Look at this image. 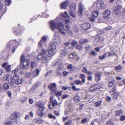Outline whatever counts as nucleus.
Masks as SVG:
<instances>
[{
  "label": "nucleus",
  "mask_w": 125,
  "mask_h": 125,
  "mask_svg": "<svg viewBox=\"0 0 125 125\" xmlns=\"http://www.w3.org/2000/svg\"><path fill=\"white\" fill-rule=\"evenodd\" d=\"M48 116L50 118H53V119H55L56 117L55 116L53 115L52 114H49L48 115Z\"/></svg>",
  "instance_id": "nucleus-44"
},
{
  "label": "nucleus",
  "mask_w": 125,
  "mask_h": 125,
  "mask_svg": "<svg viewBox=\"0 0 125 125\" xmlns=\"http://www.w3.org/2000/svg\"><path fill=\"white\" fill-rule=\"evenodd\" d=\"M76 10V5L75 4H73L70 6V10L69 11H75Z\"/></svg>",
  "instance_id": "nucleus-20"
},
{
  "label": "nucleus",
  "mask_w": 125,
  "mask_h": 125,
  "mask_svg": "<svg viewBox=\"0 0 125 125\" xmlns=\"http://www.w3.org/2000/svg\"><path fill=\"white\" fill-rule=\"evenodd\" d=\"M102 102L101 101H99L95 103V106L96 107H97L99 106Z\"/></svg>",
  "instance_id": "nucleus-39"
},
{
  "label": "nucleus",
  "mask_w": 125,
  "mask_h": 125,
  "mask_svg": "<svg viewBox=\"0 0 125 125\" xmlns=\"http://www.w3.org/2000/svg\"><path fill=\"white\" fill-rule=\"evenodd\" d=\"M79 11L78 14V16H81L83 12L84 6L83 4L80 2L79 4Z\"/></svg>",
  "instance_id": "nucleus-9"
},
{
  "label": "nucleus",
  "mask_w": 125,
  "mask_h": 125,
  "mask_svg": "<svg viewBox=\"0 0 125 125\" xmlns=\"http://www.w3.org/2000/svg\"><path fill=\"white\" fill-rule=\"evenodd\" d=\"M3 5L1 3H0V13L1 14H3L4 10L3 9Z\"/></svg>",
  "instance_id": "nucleus-35"
},
{
  "label": "nucleus",
  "mask_w": 125,
  "mask_h": 125,
  "mask_svg": "<svg viewBox=\"0 0 125 125\" xmlns=\"http://www.w3.org/2000/svg\"><path fill=\"white\" fill-rule=\"evenodd\" d=\"M42 109H40V110L38 111L37 113V115L40 117H42L43 116V113L42 111L43 110H41Z\"/></svg>",
  "instance_id": "nucleus-31"
},
{
  "label": "nucleus",
  "mask_w": 125,
  "mask_h": 125,
  "mask_svg": "<svg viewBox=\"0 0 125 125\" xmlns=\"http://www.w3.org/2000/svg\"><path fill=\"white\" fill-rule=\"evenodd\" d=\"M101 87V85L99 84H93L91 86L89 90L90 92H92L96 89H99Z\"/></svg>",
  "instance_id": "nucleus-7"
},
{
  "label": "nucleus",
  "mask_w": 125,
  "mask_h": 125,
  "mask_svg": "<svg viewBox=\"0 0 125 125\" xmlns=\"http://www.w3.org/2000/svg\"><path fill=\"white\" fill-rule=\"evenodd\" d=\"M69 42L71 43V44L73 46H75L77 43L76 41L71 40H69Z\"/></svg>",
  "instance_id": "nucleus-29"
},
{
  "label": "nucleus",
  "mask_w": 125,
  "mask_h": 125,
  "mask_svg": "<svg viewBox=\"0 0 125 125\" xmlns=\"http://www.w3.org/2000/svg\"><path fill=\"white\" fill-rule=\"evenodd\" d=\"M123 113V111L122 110H117L115 112V115L116 116H118Z\"/></svg>",
  "instance_id": "nucleus-26"
},
{
  "label": "nucleus",
  "mask_w": 125,
  "mask_h": 125,
  "mask_svg": "<svg viewBox=\"0 0 125 125\" xmlns=\"http://www.w3.org/2000/svg\"><path fill=\"white\" fill-rule=\"evenodd\" d=\"M52 102V105L53 107H54L56 104L58 105L59 104L57 103L56 100H54V101Z\"/></svg>",
  "instance_id": "nucleus-49"
},
{
  "label": "nucleus",
  "mask_w": 125,
  "mask_h": 125,
  "mask_svg": "<svg viewBox=\"0 0 125 125\" xmlns=\"http://www.w3.org/2000/svg\"><path fill=\"white\" fill-rule=\"evenodd\" d=\"M74 101L75 102L78 103L80 101L79 97L78 95H75L74 97Z\"/></svg>",
  "instance_id": "nucleus-28"
},
{
  "label": "nucleus",
  "mask_w": 125,
  "mask_h": 125,
  "mask_svg": "<svg viewBox=\"0 0 125 125\" xmlns=\"http://www.w3.org/2000/svg\"><path fill=\"white\" fill-rule=\"evenodd\" d=\"M96 3V7L99 9H104L106 6V5L104 4V2L102 0H97Z\"/></svg>",
  "instance_id": "nucleus-5"
},
{
  "label": "nucleus",
  "mask_w": 125,
  "mask_h": 125,
  "mask_svg": "<svg viewBox=\"0 0 125 125\" xmlns=\"http://www.w3.org/2000/svg\"><path fill=\"white\" fill-rule=\"evenodd\" d=\"M76 47L77 49L79 50H82L83 48L82 46L77 45Z\"/></svg>",
  "instance_id": "nucleus-52"
},
{
  "label": "nucleus",
  "mask_w": 125,
  "mask_h": 125,
  "mask_svg": "<svg viewBox=\"0 0 125 125\" xmlns=\"http://www.w3.org/2000/svg\"><path fill=\"white\" fill-rule=\"evenodd\" d=\"M87 121V120L86 118H84L81 120V122L83 123H84L86 122Z\"/></svg>",
  "instance_id": "nucleus-61"
},
{
  "label": "nucleus",
  "mask_w": 125,
  "mask_h": 125,
  "mask_svg": "<svg viewBox=\"0 0 125 125\" xmlns=\"http://www.w3.org/2000/svg\"><path fill=\"white\" fill-rule=\"evenodd\" d=\"M50 48L52 50H55L56 48V46L55 43L53 42L51 43L50 45Z\"/></svg>",
  "instance_id": "nucleus-22"
},
{
  "label": "nucleus",
  "mask_w": 125,
  "mask_h": 125,
  "mask_svg": "<svg viewBox=\"0 0 125 125\" xmlns=\"http://www.w3.org/2000/svg\"><path fill=\"white\" fill-rule=\"evenodd\" d=\"M85 48L86 51L87 52H89L91 49V47L88 45H86L85 46Z\"/></svg>",
  "instance_id": "nucleus-24"
},
{
  "label": "nucleus",
  "mask_w": 125,
  "mask_h": 125,
  "mask_svg": "<svg viewBox=\"0 0 125 125\" xmlns=\"http://www.w3.org/2000/svg\"><path fill=\"white\" fill-rule=\"evenodd\" d=\"M80 44H83L84 43V39H82L80 40Z\"/></svg>",
  "instance_id": "nucleus-64"
},
{
  "label": "nucleus",
  "mask_w": 125,
  "mask_h": 125,
  "mask_svg": "<svg viewBox=\"0 0 125 125\" xmlns=\"http://www.w3.org/2000/svg\"><path fill=\"white\" fill-rule=\"evenodd\" d=\"M125 120V116L121 115L120 116V120L121 121H123Z\"/></svg>",
  "instance_id": "nucleus-51"
},
{
  "label": "nucleus",
  "mask_w": 125,
  "mask_h": 125,
  "mask_svg": "<svg viewBox=\"0 0 125 125\" xmlns=\"http://www.w3.org/2000/svg\"><path fill=\"white\" fill-rule=\"evenodd\" d=\"M37 58L39 60L42 61L43 63H46L48 62V55L45 51L43 49H42V52L39 54Z\"/></svg>",
  "instance_id": "nucleus-4"
},
{
  "label": "nucleus",
  "mask_w": 125,
  "mask_h": 125,
  "mask_svg": "<svg viewBox=\"0 0 125 125\" xmlns=\"http://www.w3.org/2000/svg\"><path fill=\"white\" fill-rule=\"evenodd\" d=\"M112 28L111 26H109L105 28H104V29H105L106 30H109L112 29Z\"/></svg>",
  "instance_id": "nucleus-60"
},
{
  "label": "nucleus",
  "mask_w": 125,
  "mask_h": 125,
  "mask_svg": "<svg viewBox=\"0 0 125 125\" xmlns=\"http://www.w3.org/2000/svg\"><path fill=\"white\" fill-rule=\"evenodd\" d=\"M67 68L68 69H70L72 71L74 69L75 67L72 66L71 64H70L67 66Z\"/></svg>",
  "instance_id": "nucleus-30"
},
{
  "label": "nucleus",
  "mask_w": 125,
  "mask_h": 125,
  "mask_svg": "<svg viewBox=\"0 0 125 125\" xmlns=\"http://www.w3.org/2000/svg\"><path fill=\"white\" fill-rule=\"evenodd\" d=\"M122 8V6L121 5H118L114 7V12L115 14L118 16L120 15L121 12L120 10Z\"/></svg>",
  "instance_id": "nucleus-6"
},
{
  "label": "nucleus",
  "mask_w": 125,
  "mask_h": 125,
  "mask_svg": "<svg viewBox=\"0 0 125 125\" xmlns=\"http://www.w3.org/2000/svg\"><path fill=\"white\" fill-rule=\"evenodd\" d=\"M5 125H11L12 124V122L11 121H6L5 123Z\"/></svg>",
  "instance_id": "nucleus-46"
},
{
  "label": "nucleus",
  "mask_w": 125,
  "mask_h": 125,
  "mask_svg": "<svg viewBox=\"0 0 125 125\" xmlns=\"http://www.w3.org/2000/svg\"><path fill=\"white\" fill-rule=\"evenodd\" d=\"M99 12L97 11H94L92 15V17L95 18L97 17L99 14Z\"/></svg>",
  "instance_id": "nucleus-25"
},
{
  "label": "nucleus",
  "mask_w": 125,
  "mask_h": 125,
  "mask_svg": "<svg viewBox=\"0 0 125 125\" xmlns=\"http://www.w3.org/2000/svg\"><path fill=\"white\" fill-rule=\"evenodd\" d=\"M71 18L67 12L61 13L60 15L57 17L56 20L51 21L49 23L50 28L53 31L57 29L62 34H66L63 29L68 33L72 34V31L70 26L68 24L70 22Z\"/></svg>",
  "instance_id": "nucleus-1"
},
{
  "label": "nucleus",
  "mask_w": 125,
  "mask_h": 125,
  "mask_svg": "<svg viewBox=\"0 0 125 125\" xmlns=\"http://www.w3.org/2000/svg\"><path fill=\"white\" fill-rule=\"evenodd\" d=\"M111 14V12L109 10H105L103 13V16L104 18L108 19Z\"/></svg>",
  "instance_id": "nucleus-11"
},
{
  "label": "nucleus",
  "mask_w": 125,
  "mask_h": 125,
  "mask_svg": "<svg viewBox=\"0 0 125 125\" xmlns=\"http://www.w3.org/2000/svg\"><path fill=\"white\" fill-rule=\"evenodd\" d=\"M52 50H48V56L50 57L52 56L53 54V53Z\"/></svg>",
  "instance_id": "nucleus-37"
},
{
  "label": "nucleus",
  "mask_w": 125,
  "mask_h": 125,
  "mask_svg": "<svg viewBox=\"0 0 125 125\" xmlns=\"http://www.w3.org/2000/svg\"><path fill=\"white\" fill-rule=\"evenodd\" d=\"M9 75L8 74H6L4 76V80H5L8 79L9 77Z\"/></svg>",
  "instance_id": "nucleus-63"
},
{
  "label": "nucleus",
  "mask_w": 125,
  "mask_h": 125,
  "mask_svg": "<svg viewBox=\"0 0 125 125\" xmlns=\"http://www.w3.org/2000/svg\"><path fill=\"white\" fill-rule=\"evenodd\" d=\"M39 72L40 71L38 69H36L35 71H34L33 72V76L35 77L38 76Z\"/></svg>",
  "instance_id": "nucleus-23"
},
{
  "label": "nucleus",
  "mask_w": 125,
  "mask_h": 125,
  "mask_svg": "<svg viewBox=\"0 0 125 125\" xmlns=\"http://www.w3.org/2000/svg\"><path fill=\"white\" fill-rule=\"evenodd\" d=\"M80 78L82 79L84 78L85 77V75L84 74H80Z\"/></svg>",
  "instance_id": "nucleus-56"
},
{
  "label": "nucleus",
  "mask_w": 125,
  "mask_h": 125,
  "mask_svg": "<svg viewBox=\"0 0 125 125\" xmlns=\"http://www.w3.org/2000/svg\"><path fill=\"white\" fill-rule=\"evenodd\" d=\"M47 41V38L44 36L42 38V40L39 43L38 47L41 48L42 47V42H45Z\"/></svg>",
  "instance_id": "nucleus-19"
},
{
  "label": "nucleus",
  "mask_w": 125,
  "mask_h": 125,
  "mask_svg": "<svg viewBox=\"0 0 125 125\" xmlns=\"http://www.w3.org/2000/svg\"><path fill=\"white\" fill-rule=\"evenodd\" d=\"M44 121V120L42 118H40L38 117H36L33 120L34 123L38 124H41Z\"/></svg>",
  "instance_id": "nucleus-15"
},
{
  "label": "nucleus",
  "mask_w": 125,
  "mask_h": 125,
  "mask_svg": "<svg viewBox=\"0 0 125 125\" xmlns=\"http://www.w3.org/2000/svg\"><path fill=\"white\" fill-rule=\"evenodd\" d=\"M101 75L100 73H98L95 74V80L96 82L99 81L101 78Z\"/></svg>",
  "instance_id": "nucleus-21"
},
{
  "label": "nucleus",
  "mask_w": 125,
  "mask_h": 125,
  "mask_svg": "<svg viewBox=\"0 0 125 125\" xmlns=\"http://www.w3.org/2000/svg\"><path fill=\"white\" fill-rule=\"evenodd\" d=\"M53 93H54L56 96L57 97H59L62 95V93L58 92V91L56 90L55 92H53Z\"/></svg>",
  "instance_id": "nucleus-42"
},
{
  "label": "nucleus",
  "mask_w": 125,
  "mask_h": 125,
  "mask_svg": "<svg viewBox=\"0 0 125 125\" xmlns=\"http://www.w3.org/2000/svg\"><path fill=\"white\" fill-rule=\"evenodd\" d=\"M71 88L74 91H79L80 90V89L76 88V86L75 85L73 86Z\"/></svg>",
  "instance_id": "nucleus-41"
},
{
  "label": "nucleus",
  "mask_w": 125,
  "mask_h": 125,
  "mask_svg": "<svg viewBox=\"0 0 125 125\" xmlns=\"http://www.w3.org/2000/svg\"><path fill=\"white\" fill-rule=\"evenodd\" d=\"M91 27L90 24L89 23H85L82 24L81 26V28L83 29L86 30L89 28Z\"/></svg>",
  "instance_id": "nucleus-16"
},
{
  "label": "nucleus",
  "mask_w": 125,
  "mask_h": 125,
  "mask_svg": "<svg viewBox=\"0 0 125 125\" xmlns=\"http://www.w3.org/2000/svg\"><path fill=\"white\" fill-rule=\"evenodd\" d=\"M7 5H9L11 3L10 0H4Z\"/></svg>",
  "instance_id": "nucleus-48"
},
{
  "label": "nucleus",
  "mask_w": 125,
  "mask_h": 125,
  "mask_svg": "<svg viewBox=\"0 0 125 125\" xmlns=\"http://www.w3.org/2000/svg\"><path fill=\"white\" fill-rule=\"evenodd\" d=\"M115 80L113 77H110L109 78L108 81L109 82H114Z\"/></svg>",
  "instance_id": "nucleus-50"
},
{
  "label": "nucleus",
  "mask_w": 125,
  "mask_h": 125,
  "mask_svg": "<svg viewBox=\"0 0 125 125\" xmlns=\"http://www.w3.org/2000/svg\"><path fill=\"white\" fill-rule=\"evenodd\" d=\"M74 11H69V14L73 18H75L76 17V14L74 13Z\"/></svg>",
  "instance_id": "nucleus-38"
},
{
  "label": "nucleus",
  "mask_w": 125,
  "mask_h": 125,
  "mask_svg": "<svg viewBox=\"0 0 125 125\" xmlns=\"http://www.w3.org/2000/svg\"><path fill=\"white\" fill-rule=\"evenodd\" d=\"M30 58L29 55L25 57L24 55H22L21 57V63L20 66L21 69H25L27 68L29 64V61Z\"/></svg>",
  "instance_id": "nucleus-2"
},
{
  "label": "nucleus",
  "mask_w": 125,
  "mask_h": 125,
  "mask_svg": "<svg viewBox=\"0 0 125 125\" xmlns=\"http://www.w3.org/2000/svg\"><path fill=\"white\" fill-rule=\"evenodd\" d=\"M37 66V64L35 62H32L31 64V67L32 69H33L35 67Z\"/></svg>",
  "instance_id": "nucleus-40"
},
{
  "label": "nucleus",
  "mask_w": 125,
  "mask_h": 125,
  "mask_svg": "<svg viewBox=\"0 0 125 125\" xmlns=\"http://www.w3.org/2000/svg\"><path fill=\"white\" fill-rule=\"evenodd\" d=\"M54 38L55 39V42L58 45L60 44L61 43V41L60 38V36L58 35V33H56L55 34Z\"/></svg>",
  "instance_id": "nucleus-13"
},
{
  "label": "nucleus",
  "mask_w": 125,
  "mask_h": 125,
  "mask_svg": "<svg viewBox=\"0 0 125 125\" xmlns=\"http://www.w3.org/2000/svg\"><path fill=\"white\" fill-rule=\"evenodd\" d=\"M69 95L68 94H65L62 96V98L63 99H65L69 97Z\"/></svg>",
  "instance_id": "nucleus-53"
},
{
  "label": "nucleus",
  "mask_w": 125,
  "mask_h": 125,
  "mask_svg": "<svg viewBox=\"0 0 125 125\" xmlns=\"http://www.w3.org/2000/svg\"><path fill=\"white\" fill-rule=\"evenodd\" d=\"M23 80L22 78H20L19 75L17 73H14L13 77L11 79L9 82L11 85H13L14 83L17 84L21 83Z\"/></svg>",
  "instance_id": "nucleus-3"
},
{
  "label": "nucleus",
  "mask_w": 125,
  "mask_h": 125,
  "mask_svg": "<svg viewBox=\"0 0 125 125\" xmlns=\"http://www.w3.org/2000/svg\"><path fill=\"white\" fill-rule=\"evenodd\" d=\"M106 56V54L104 53L102 55H101L99 57V59L100 60H103L104 59Z\"/></svg>",
  "instance_id": "nucleus-43"
},
{
  "label": "nucleus",
  "mask_w": 125,
  "mask_h": 125,
  "mask_svg": "<svg viewBox=\"0 0 125 125\" xmlns=\"http://www.w3.org/2000/svg\"><path fill=\"white\" fill-rule=\"evenodd\" d=\"M11 65H7L5 68V69L6 71L8 72H9L11 70Z\"/></svg>",
  "instance_id": "nucleus-36"
},
{
  "label": "nucleus",
  "mask_w": 125,
  "mask_h": 125,
  "mask_svg": "<svg viewBox=\"0 0 125 125\" xmlns=\"http://www.w3.org/2000/svg\"><path fill=\"white\" fill-rule=\"evenodd\" d=\"M76 56L75 54L73 53L69 55L70 58L72 59H74Z\"/></svg>",
  "instance_id": "nucleus-47"
},
{
  "label": "nucleus",
  "mask_w": 125,
  "mask_h": 125,
  "mask_svg": "<svg viewBox=\"0 0 125 125\" xmlns=\"http://www.w3.org/2000/svg\"><path fill=\"white\" fill-rule=\"evenodd\" d=\"M31 73L30 72H27L26 73V76L27 77H30L31 75Z\"/></svg>",
  "instance_id": "nucleus-54"
},
{
  "label": "nucleus",
  "mask_w": 125,
  "mask_h": 125,
  "mask_svg": "<svg viewBox=\"0 0 125 125\" xmlns=\"http://www.w3.org/2000/svg\"><path fill=\"white\" fill-rule=\"evenodd\" d=\"M36 105L38 106L40 109H42V110H43L45 108V107L42 106L43 103L42 102H37L36 103Z\"/></svg>",
  "instance_id": "nucleus-17"
},
{
  "label": "nucleus",
  "mask_w": 125,
  "mask_h": 125,
  "mask_svg": "<svg viewBox=\"0 0 125 125\" xmlns=\"http://www.w3.org/2000/svg\"><path fill=\"white\" fill-rule=\"evenodd\" d=\"M48 87L50 90L52 91V93L55 92L57 90L56 84L55 83H51L50 85L48 86Z\"/></svg>",
  "instance_id": "nucleus-10"
},
{
  "label": "nucleus",
  "mask_w": 125,
  "mask_h": 125,
  "mask_svg": "<svg viewBox=\"0 0 125 125\" xmlns=\"http://www.w3.org/2000/svg\"><path fill=\"white\" fill-rule=\"evenodd\" d=\"M91 54L92 55L94 56H95L96 55V53L95 51H92L91 52Z\"/></svg>",
  "instance_id": "nucleus-58"
},
{
  "label": "nucleus",
  "mask_w": 125,
  "mask_h": 125,
  "mask_svg": "<svg viewBox=\"0 0 125 125\" xmlns=\"http://www.w3.org/2000/svg\"><path fill=\"white\" fill-rule=\"evenodd\" d=\"M69 72L66 71H64L63 72V76H66L68 73Z\"/></svg>",
  "instance_id": "nucleus-59"
},
{
  "label": "nucleus",
  "mask_w": 125,
  "mask_h": 125,
  "mask_svg": "<svg viewBox=\"0 0 125 125\" xmlns=\"http://www.w3.org/2000/svg\"><path fill=\"white\" fill-rule=\"evenodd\" d=\"M20 114L17 112H14L11 115V118L12 120H15L16 118L20 117Z\"/></svg>",
  "instance_id": "nucleus-14"
},
{
  "label": "nucleus",
  "mask_w": 125,
  "mask_h": 125,
  "mask_svg": "<svg viewBox=\"0 0 125 125\" xmlns=\"http://www.w3.org/2000/svg\"><path fill=\"white\" fill-rule=\"evenodd\" d=\"M64 67L62 65L60 64L59 65L57 69L56 72V74L58 76H60L62 74L61 71L64 69Z\"/></svg>",
  "instance_id": "nucleus-12"
},
{
  "label": "nucleus",
  "mask_w": 125,
  "mask_h": 125,
  "mask_svg": "<svg viewBox=\"0 0 125 125\" xmlns=\"http://www.w3.org/2000/svg\"><path fill=\"white\" fill-rule=\"evenodd\" d=\"M82 72L85 73H86L87 72V69L85 67L83 68Z\"/></svg>",
  "instance_id": "nucleus-55"
},
{
  "label": "nucleus",
  "mask_w": 125,
  "mask_h": 125,
  "mask_svg": "<svg viewBox=\"0 0 125 125\" xmlns=\"http://www.w3.org/2000/svg\"><path fill=\"white\" fill-rule=\"evenodd\" d=\"M115 69L117 72H118L122 69V67L120 65H118L115 67Z\"/></svg>",
  "instance_id": "nucleus-34"
},
{
  "label": "nucleus",
  "mask_w": 125,
  "mask_h": 125,
  "mask_svg": "<svg viewBox=\"0 0 125 125\" xmlns=\"http://www.w3.org/2000/svg\"><path fill=\"white\" fill-rule=\"evenodd\" d=\"M116 87L115 86L110 91V93H113V98L115 99L117 98V96H119L120 94L119 93L116 92Z\"/></svg>",
  "instance_id": "nucleus-8"
},
{
  "label": "nucleus",
  "mask_w": 125,
  "mask_h": 125,
  "mask_svg": "<svg viewBox=\"0 0 125 125\" xmlns=\"http://www.w3.org/2000/svg\"><path fill=\"white\" fill-rule=\"evenodd\" d=\"M9 86L8 83H6L4 84L3 86V88L4 90H6L9 89Z\"/></svg>",
  "instance_id": "nucleus-27"
},
{
  "label": "nucleus",
  "mask_w": 125,
  "mask_h": 125,
  "mask_svg": "<svg viewBox=\"0 0 125 125\" xmlns=\"http://www.w3.org/2000/svg\"><path fill=\"white\" fill-rule=\"evenodd\" d=\"M68 52L67 49L66 48H64L62 51V53H61V54H62L63 56L66 55Z\"/></svg>",
  "instance_id": "nucleus-32"
},
{
  "label": "nucleus",
  "mask_w": 125,
  "mask_h": 125,
  "mask_svg": "<svg viewBox=\"0 0 125 125\" xmlns=\"http://www.w3.org/2000/svg\"><path fill=\"white\" fill-rule=\"evenodd\" d=\"M114 84V82H109V87H111Z\"/></svg>",
  "instance_id": "nucleus-57"
},
{
  "label": "nucleus",
  "mask_w": 125,
  "mask_h": 125,
  "mask_svg": "<svg viewBox=\"0 0 125 125\" xmlns=\"http://www.w3.org/2000/svg\"><path fill=\"white\" fill-rule=\"evenodd\" d=\"M72 121L71 120H69L65 123L64 125H71L72 124Z\"/></svg>",
  "instance_id": "nucleus-45"
},
{
  "label": "nucleus",
  "mask_w": 125,
  "mask_h": 125,
  "mask_svg": "<svg viewBox=\"0 0 125 125\" xmlns=\"http://www.w3.org/2000/svg\"><path fill=\"white\" fill-rule=\"evenodd\" d=\"M82 82L80 80H76L74 81V83L76 85H79L82 84Z\"/></svg>",
  "instance_id": "nucleus-33"
},
{
  "label": "nucleus",
  "mask_w": 125,
  "mask_h": 125,
  "mask_svg": "<svg viewBox=\"0 0 125 125\" xmlns=\"http://www.w3.org/2000/svg\"><path fill=\"white\" fill-rule=\"evenodd\" d=\"M69 2L67 1H65L61 4V9H66L68 4Z\"/></svg>",
  "instance_id": "nucleus-18"
},
{
  "label": "nucleus",
  "mask_w": 125,
  "mask_h": 125,
  "mask_svg": "<svg viewBox=\"0 0 125 125\" xmlns=\"http://www.w3.org/2000/svg\"><path fill=\"white\" fill-rule=\"evenodd\" d=\"M88 80L90 81H91L92 79V77L91 76H89L87 77Z\"/></svg>",
  "instance_id": "nucleus-62"
}]
</instances>
